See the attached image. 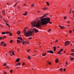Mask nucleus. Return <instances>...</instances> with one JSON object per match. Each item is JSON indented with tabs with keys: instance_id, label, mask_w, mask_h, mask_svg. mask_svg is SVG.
<instances>
[{
	"instance_id": "obj_4",
	"label": "nucleus",
	"mask_w": 74,
	"mask_h": 74,
	"mask_svg": "<svg viewBox=\"0 0 74 74\" xmlns=\"http://www.w3.org/2000/svg\"><path fill=\"white\" fill-rule=\"evenodd\" d=\"M32 32H34V33H38V30L35 28H33L32 29Z\"/></svg>"
},
{
	"instance_id": "obj_35",
	"label": "nucleus",
	"mask_w": 74,
	"mask_h": 74,
	"mask_svg": "<svg viewBox=\"0 0 74 74\" xmlns=\"http://www.w3.org/2000/svg\"><path fill=\"white\" fill-rule=\"evenodd\" d=\"M12 53L13 55H15V53L13 52H12Z\"/></svg>"
},
{
	"instance_id": "obj_19",
	"label": "nucleus",
	"mask_w": 74,
	"mask_h": 74,
	"mask_svg": "<svg viewBox=\"0 0 74 74\" xmlns=\"http://www.w3.org/2000/svg\"><path fill=\"white\" fill-rule=\"evenodd\" d=\"M28 59H31V57L29 56H28Z\"/></svg>"
},
{
	"instance_id": "obj_1",
	"label": "nucleus",
	"mask_w": 74,
	"mask_h": 74,
	"mask_svg": "<svg viewBox=\"0 0 74 74\" xmlns=\"http://www.w3.org/2000/svg\"><path fill=\"white\" fill-rule=\"evenodd\" d=\"M48 15V14L47 13L46 14H45L44 16L41 17V18H40L41 23L42 25H46V24H47L50 21V18H44V16H47Z\"/></svg>"
},
{
	"instance_id": "obj_5",
	"label": "nucleus",
	"mask_w": 74,
	"mask_h": 74,
	"mask_svg": "<svg viewBox=\"0 0 74 74\" xmlns=\"http://www.w3.org/2000/svg\"><path fill=\"white\" fill-rule=\"evenodd\" d=\"M69 44H70V41H66L65 42L64 44V45L65 46H66V45H69Z\"/></svg>"
},
{
	"instance_id": "obj_38",
	"label": "nucleus",
	"mask_w": 74,
	"mask_h": 74,
	"mask_svg": "<svg viewBox=\"0 0 74 74\" xmlns=\"http://www.w3.org/2000/svg\"><path fill=\"white\" fill-rule=\"evenodd\" d=\"M7 5H10V3H7Z\"/></svg>"
},
{
	"instance_id": "obj_63",
	"label": "nucleus",
	"mask_w": 74,
	"mask_h": 74,
	"mask_svg": "<svg viewBox=\"0 0 74 74\" xmlns=\"http://www.w3.org/2000/svg\"><path fill=\"white\" fill-rule=\"evenodd\" d=\"M67 23H70V21H68V22H67Z\"/></svg>"
},
{
	"instance_id": "obj_16",
	"label": "nucleus",
	"mask_w": 74,
	"mask_h": 74,
	"mask_svg": "<svg viewBox=\"0 0 74 74\" xmlns=\"http://www.w3.org/2000/svg\"><path fill=\"white\" fill-rule=\"evenodd\" d=\"M2 13L3 15H5V12L4 11V10H3L2 11Z\"/></svg>"
},
{
	"instance_id": "obj_58",
	"label": "nucleus",
	"mask_w": 74,
	"mask_h": 74,
	"mask_svg": "<svg viewBox=\"0 0 74 74\" xmlns=\"http://www.w3.org/2000/svg\"><path fill=\"white\" fill-rule=\"evenodd\" d=\"M5 22H7V20H5Z\"/></svg>"
},
{
	"instance_id": "obj_31",
	"label": "nucleus",
	"mask_w": 74,
	"mask_h": 74,
	"mask_svg": "<svg viewBox=\"0 0 74 74\" xmlns=\"http://www.w3.org/2000/svg\"><path fill=\"white\" fill-rule=\"evenodd\" d=\"M74 53H72L71 54V55H72L73 56L74 55Z\"/></svg>"
},
{
	"instance_id": "obj_11",
	"label": "nucleus",
	"mask_w": 74,
	"mask_h": 74,
	"mask_svg": "<svg viewBox=\"0 0 74 74\" xmlns=\"http://www.w3.org/2000/svg\"><path fill=\"white\" fill-rule=\"evenodd\" d=\"M16 62H19V58H18L16 60Z\"/></svg>"
},
{
	"instance_id": "obj_6",
	"label": "nucleus",
	"mask_w": 74,
	"mask_h": 74,
	"mask_svg": "<svg viewBox=\"0 0 74 74\" xmlns=\"http://www.w3.org/2000/svg\"><path fill=\"white\" fill-rule=\"evenodd\" d=\"M47 52H48V53H53V51L52 50L47 51Z\"/></svg>"
},
{
	"instance_id": "obj_45",
	"label": "nucleus",
	"mask_w": 74,
	"mask_h": 74,
	"mask_svg": "<svg viewBox=\"0 0 74 74\" xmlns=\"http://www.w3.org/2000/svg\"><path fill=\"white\" fill-rule=\"evenodd\" d=\"M18 9H21V7H20L19 6H18Z\"/></svg>"
},
{
	"instance_id": "obj_13",
	"label": "nucleus",
	"mask_w": 74,
	"mask_h": 74,
	"mask_svg": "<svg viewBox=\"0 0 74 74\" xmlns=\"http://www.w3.org/2000/svg\"><path fill=\"white\" fill-rule=\"evenodd\" d=\"M46 55H47V53H43L42 54V56H45Z\"/></svg>"
},
{
	"instance_id": "obj_3",
	"label": "nucleus",
	"mask_w": 74,
	"mask_h": 74,
	"mask_svg": "<svg viewBox=\"0 0 74 74\" xmlns=\"http://www.w3.org/2000/svg\"><path fill=\"white\" fill-rule=\"evenodd\" d=\"M27 28V27H26V28H25V30H23V34H25V36H28V37H29V36H30L31 35H32V32L31 31H29L28 32V33H27L26 32V29Z\"/></svg>"
},
{
	"instance_id": "obj_17",
	"label": "nucleus",
	"mask_w": 74,
	"mask_h": 74,
	"mask_svg": "<svg viewBox=\"0 0 74 74\" xmlns=\"http://www.w3.org/2000/svg\"><path fill=\"white\" fill-rule=\"evenodd\" d=\"M53 48L54 49L53 50V51H56V47H53Z\"/></svg>"
},
{
	"instance_id": "obj_47",
	"label": "nucleus",
	"mask_w": 74,
	"mask_h": 74,
	"mask_svg": "<svg viewBox=\"0 0 74 74\" xmlns=\"http://www.w3.org/2000/svg\"><path fill=\"white\" fill-rule=\"evenodd\" d=\"M9 35H10V36H12V34L11 33H10L9 34Z\"/></svg>"
},
{
	"instance_id": "obj_54",
	"label": "nucleus",
	"mask_w": 74,
	"mask_h": 74,
	"mask_svg": "<svg viewBox=\"0 0 74 74\" xmlns=\"http://www.w3.org/2000/svg\"><path fill=\"white\" fill-rule=\"evenodd\" d=\"M66 64H68V62H66Z\"/></svg>"
},
{
	"instance_id": "obj_44",
	"label": "nucleus",
	"mask_w": 74,
	"mask_h": 74,
	"mask_svg": "<svg viewBox=\"0 0 74 74\" xmlns=\"http://www.w3.org/2000/svg\"><path fill=\"white\" fill-rule=\"evenodd\" d=\"M6 68L7 69H8L9 68V67L8 66H6Z\"/></svg>"
},
{
	"instance_id": "obj_64",
	"label": "nucleus",
	"mask_w": 74,
	"mask_h": 74,
	"mask_svg": "<svg viewBox=\"0 0 74 74\" xmlns=\"http://www.w3.org/2000/svg\"><path fill=\"white\" fill-rule=\"evenodd\" d=\"M22 65H25V64H24V63H23L22 64Z\"/></svg>"
},
{
	"instance_id": "obj_52",
	"label": "nucleus",
	"mask_w": 74,
	"mask_h": 74,
	"mask_svg": "<svg viewBox=\"0 0 74 74\" xmlns=\"http://www.w3.org/2000/svg\"><path fill=\"white\" fill-rule=\"evenodd\" d=\"M66 69H64V71H66Z\"/></svg>"
},
{
	"instance_id": "obj_8",
	"label": "nucleus",
	"mask_w": 74,
	"mask_h": 74,
	"mask_svg": "<svg viewBox=\"0 0 74 74\" xmlns=\"http://www.w3.org/2000/svg\"><path fill=\"white\" fill-rule=\"evenodd\" d=\"M18 39H19V40H21V41H22V40H23V39H22V38L21 37H18L17 38Z\"/></svg>"
},
{
	"instance_id": "obj_42",
	"label": "nucleus",
	"mask_w": 74,
	"mask_h": 74,
	"mask_svg": "<svg viewBox=\"0 0 74 74\" xmlns=\"http://www.w3.org/2000/svg\"><path fill=\"white\" fill-rule=\"evenodd\" d=\"M30 51V50L29 49L27 50V51L28 52H29V51Z\"/></svg>"
},
{
	"instance_id": "obj_29",
	"label": "nucleus",
	"mask_w": 74,
	"mask_h": 74,
	"mask_svg": "<svg viewBox=\"0 0 74 74\" xmlns=\"http://www.w3.org/2000/svg\"><path fill=\"white\" fill-rule=\"evenodd\" d=\"M6 34H9V33H10V32H6Z\"/></svg>"
},
{
	"instance_id": "obj_21",
	"label": "nucleus",
	"mask_w": 74,
	"mask_h": 74,
	"mask_svg": "<svg viewBox=\"0 0 74 74\" xmlns=\"http://www.w3.org/2000/svg\"><path fill=\"white\" fill-rule=\"evenodd\" d=\"M61 52L60 51H59L58 52V54H61V52Z\"/></svg>"
},
{
	"instance_id": "obj_61",
	"label": "nucleus",
	"mask_w": 74,
	"mask_h": 74,
	"mask_svg": "<svg viewBox=\"0 0 74 74\" xmlns=\"http://www.w3.org/2000/svg\"><path fill=\"white\" fill-rule=\"evenodd\" d=\"M18 2H17L16 4L17 5V4H18Z\"/></svg>"
},
{
	"instance_id": "obj_14",
	"label": "nucleus",
	"mask_w": 74,
	"mask_h": 74,
	"mask_svg": "<svg viewBox=\"0 0 74 74\" xmlns=\"http://www.w3.org/2000/svg\"><path fill=\"white\" fill-rule=\"evenodd\" d=\"M47 64H49V65H51V62H49V61H47Z\"/></svg>"
},
{
	"instance_id": "obj_46",
	"label": "nucleus",
	"mask_w": 74,
	"mask_h": 74,
	"mask_svg": "<svg viewBox=\"0 0 74 74\" xmlns=\"http://www.w3.org/2000/svg\"><path fill=\"white\" fill-rule=\"evenodd\" d=\"M58 40H56L55 41L56 42H58Z\"/></svg>"
},
{
	"instance_id": "obj_32",
	"label": "nucleus",
	"mask_w": 74,
	"mask_h": 74,
	"mask_svg": "<svg viewBox=\"0 0 74 74\" xmlns=\"http://www.w3.org/2000/svg\"><path fill=\"white\" fill-rule=\"evenodd\" d=\"M17 65H21V63H20V62H19L17 64Z\"/></svg>"
},
{
	"instance_id": "obj_62",
	"label": "nucleus",
	"mask_w": 74,
	"mask_h": 74,
	"mask_svg": "<svg viewBox=\"0 0 74 74\" xmlns=\"http://www.w3.org/2000/svg\"><path fill=\"white\" fill-rule=\"evenodd\" d=\"M27 12H25V14H27Z\"/></svg>"
},
{
	"instance_id": "obj_57",
	"label": "nucleus",
	"mask_w": 74,
	"mask_h": 74,
	"mask_svg": "<svg viewBox=\"0 0 74 74\" xmlns=\"http://www.w3.org/2000/svg\"><path fill=\"white\" fill-rule=\"evenodd\" d=\"M26 44H29V42H28V41H26Z\"/></svg>"
},
{
	"instance_id": "obj_34",
	"label": "nucleus",
	"mask_w": 74,
	"mask_h": 74,
	"mask_svg": "<svg viewBox=\"0 0 74 74\" xmlns=\"http://www.w3.org/2000/svg\"><path fill=\"white\" fill-rule=\"evenodd\" d=\"M71 51H72L73 52H74V49H71Z\"/></svg>"
},
{
	"instance_id": "obj_24",
	"label": "nucleus",
	"mask_w": 74,
	"mask_h": 74,
	"mask_svg": "<svg viewBox=\"0 0 74 74\" xmlns=\"http://www.w3.org/2000/svg\"><path fill=\"white\" fill-rule=\"evenodd\" d=\"M69 33L71 34L72 33V31L71 30H70L69 31Z\"/></svg>"
},
{
	"instance_id": "obj_12",
	"label": "nucleus",
	"mask_w": 74,
	"mask_h": 74,
	"mask_svg": "<svg viewBox=\"0 0 74 74\" xmlns=\"http://www.w3.org/2000/svg\"><path fill=\"white\" fill-rule=\"evenodd\" d=\"M17 41L18 43H20V42H21V40H17Z\"/></svg>"
},
{
	"instance_id": "obj_18",
	"label": "nucleus",
	"mask_w": 74,
	"mask_h": 74,
	"mask_svg": "<svg viewBox=\"0 0 74 74\" xmlns=\"http://www.w3.org/2000/svg\"><path fill=\"white\" fill-rule=\"evenodd\" d=\"M31 6L32 7H34V4H32L31 5Z\"/></svg>"
},
{
	"instance_id": "obj_20",
	"label": "nucleus",
	"mask_w": 74,
	"mask_h": 74,
	"mask_svg": "<svg viewBox=\"0 0 74 74\" xmlns=\"http://www.w3.org/2000/svg\"><path fill=\"white\" fill-rule=\"evenodd\" d=\"M74 58H70V60H74Z\"/></svg>"
},
{
	"instance_id": "obj_33",
	"label": "nucleus",
	"mask_w": 74,
	"mask_h": 74,
	"mask_svg": "<svg viewBox=\"0 0 74 74\" xmlns=\"http://www.w3.org/2000/svg\"><path fill=\"white\" fill-rule=\"evenodd\" d=\"M64 19H67V17L66 16H65L64 17Z\"/></svg>"
},
{
	"instance_id": "obj_53",
	"label": "nucleus",
	"mask_w": 74,
	"mask_h": 74,
	"mask_svg": "<svg viewBox=\"0 0 74 74\" xmlns=\"http://www.w3.org/2000/svg\"><path fill=\"white\" fill-rule=\"evenodd\" d=\"M1 39H2V38H1V37H0V40H1Z\"/></svg>"
},
{
	"instance_id": "obj_40",
	"label": "nucleus",
	"mask_w": 74,
	"mask_h": 74,
	"mask_svg": "<svg viewBox=\"0 0 74 74\" xmlns=\"http://www.w3.org/2000/svg\"><path fill=\"white\" fill-rule=\"evenodd\" d=\"M10 72L11 73H12V70H11L10 71Z\"/></svg>"
},
{
	"instance_id": "obj_48",
	"label": "nucleus",
	"mask_w": 74,
	"mask_h": 74,
	"mask_svg": "<svg viewBox=\"0 0 74 74\" xmlns=\"http://www.w3.org/2000/svg\"><path fill=\"white\" fill-rule=\"evenodd\" d=\"M6 38V37H5V36H3V38Z\"/></svg>"
},
{
	"instance_id": "obj_39",
	"label": "nucleus",
	"mask_w": 74,
	"mask_h": 74,
	"mask_svg": "<svg viewBox=\"0 0 74 74\" xmlns=\"http://www.w3.org/2000/svg\"><path fill=\"white\" fill-rule=\"evenodd\" d=\"M47 4V5H49V3L48 2H46Z\"/></svg>"
},
{
	"instance_id": "obj_15",
	"label": "nucleus",
	"mask_w": 74,
	"mask_h": 74,
	"mask_svg": "<svg viewBox=\"0 0 74 74\" xmlns=\"http://www.w3.org/2000/svg\"><path fill=\"white\" fill-rule=\"evenodd\" d=\"M59 62V60H58L57 59H56V63H57Z\"/></svg>"
},
{
	"instance_id": "obj_28",
	"label": "nucleus",
	"mask_w": 74,
	"mask_h": 74,
	"mask_svg": "<svg viewBox=\"0 0 74 74\" xmlns=\"http://www.w3.org/2000/svg\"><path fill=\"white\" fill-rule=\"evenodd\" d=\"M60 71H63V68H61L60 69Z\"/></svg>"
},
{
	"instance_id": "obj_59",
	"label": "nucleus",
	"mask_w": 74,
	"mask_h": 74,
	"mask_svg": "<svg viewBox=\"0 0 74 74\" xmlns=\"http://www.w3.org/2000/svg\"><path fill=\"white\" fill-rule=\"evenodd\" d=\"M10 55L11 56H12V55L11 53H10Z\"/></svg>"
},
{
	"instance_id": "obj_50",
	"label": "nucleus",
	"mask_w": 74,
	"mask_h": 74,
	"mask_svg": "<svg viewBox=\"0 0 74 74\" xmlns=\"http://www.w3.org/2000/svg\"><path fill=\"white\" fill-rule=\"evenodd\" d=\"M51 31V29H49V32H50V31Z\"/></svg>"
},
{
	"instance_id": "obj_10",
	"label": "nucleus",
	"mask_w": 74,
	"mask_h": 74,
	"mask_svg": "<svg viewBox=\"0 0 74 74\" xmlns=\"http://www.w3.org/2000/svg\"><path fill=\"white\" fill-rule=\"evenodd\" d=\"M4 43H5V42H2L1 43V45L3 46V45Z\"/></svg>"
},
{
	"instance_id": "obj_27",
	"label": "nucleus",
	"mask_w": 74,
	"mask_h": 74,
	"mask_svg": "<svg viewBox=\"0 0 74 74\" xmlns=\"http://www.w3.org/2000/svg\"><path fill=\"white\" fill-rule=\"evenodd\" d=\"M63 49H61L60 50V52H62V51H63Z\"/></svg>"
},
{
	"instance_id": "obj_55",
	"label": "nucleus",
	"mask_w": 74,
	"mask_h": 74,
	"mask_svg": "<svg viewBox=\"0 0 74 74\" xmlns=\"http://www.w3.org/2000/svg\"><path fill=\"white\" fill-rule=\"evenodd\" d=\"M72 13H73V14H74V11H72Z\"/></svg>"
},
{
	"instance_id": "obj_22",
	"label": "nucleus",
	"mask_w": 74,
	"mask_h": 74,
	"mask_svg": "<svg viewBox=\"0 0 74 74\" xmlns=\"http://www.w3.org/2000/svg\"><path fill=\"white\" fill-rule=\"evenodd\" d=\"M6 25H7V26H8V27H10V26L9 25V24H8L7 23H6Z\"/></svg>"
},
{
	"instance_id": "obj_2",
	"label": "nucleus",
	"mask_w": 74,
	"mask_h": 74,
	"mask_svg": "<svg viewBox=\"0 0 74 74\" xmlns=\"http://www.w3.org/2000/svg\"><path fill=\"white\" fill-rule=\"evenodd\" d=\"M31 24L33 27H39L41 26V23L40 21L38 22L37 21H33Z\"/></svg>"
},
{
	"instance_id": "obj_41",
	"label": "nucleus",
	"mask_w": 74,
	"mask_h": 74,
	"mask_svg": "<svg viewBox=\"0 0 74 74\" xmlns=\"http://www.w3.org/2000/svg\"><path fill=\"white\" fill-rule=\"evenodd\" d=\"M7 44H5L3 45V47H5V45H6Z\"/></svg>"
},
{
	"instance_id": "obj_26",
	"label": "nucleus",
	"mask_w": 74,
	"mask_h": 74,
	"mask_svg": "<svg viewBox=\"0 0 74 74\" xmlns=\"http://www.w3.org/2000/svg\"><path fill=\"white\" fill-rule=\"evenodd\" d=\"M23 15H24L25 16H26V15H27V14L24 13L23 14Z\"/></svg>"
},
{
	"instance_id": "obj_25",
	"label": "nucleus",
	"mask_w": 74,
	"mask_h": 74,
	"mask_svg": "<svg viewBox=\"0 0 74 74\" xmlns=\"http://www.w3.org/2000/svg\"><path fill=\"white\" fill-rule=\"evenodd\" d=\"M1 34H5V32H2L1 33Z\"/></svg>"
},
{
	"instance_id": "obj_23",
	"label": "nucleus",
	"mask_w": 74,
	"mask_h": 74,
	"mask_svg": "<svg viewBox=\"0 0 74 74\" xmlns=\"http://www.w3.org/2000/svg\"><path fill=\"white\" fill-rule=\"evenodd\" d=\"M7 65V64H5V63H4V64L3 65V66H6Z\"/></svg>"
},
{
	"instance_id": "obj_9",
	"label": "nucleus",
	"mask_w": 74,
	"mask_h": 74,
	"mask_svg": "<svg viewBox=\"0 0 74 74\" xmlns=\"http://www.w3.org/2000/svg\"><path fill=\"white\" fill-rule=\"evenodd\" d=\"M17 33L18 35H20L21 34V31H18L17 32Z\"/></svg>"
},
{
	"instance_id": "obj_36",
	"label": "nucleus",
	"mask_w": 74,
	"mask_h": 74,
	"mask_svg": "<svg viewBox=\"0 0 74 74\" xmlns=\"http://www.w3.org/2000/svg\"><path fill=\"white\" fill-rule=\"evenodd\" d=\"M46 8H45V7H44V8H43V10H46Z\"/></svg>"
},
{
	"instance_id": "obj_37",
	"label": "nucleus",
	"mask_w": 74,
	"mask_h": 74,
	"mask_svg": "<svg viewBox=\"0 0 74 74\" xmlns=\"http://www.w3.org/2000/svg\"><path fill=\"white\" fill-rule=\"evenodd\" d=\"M16 5H17L16 3L13 6L14 7H16Z\"/></svg>"
},
{
	"instance_id": "obj_30",
	"label": "nucleus",
	"mask_w": 74,
	"mask_h": 74,
	"mask_svg": "<svg viewBox=\"0 0 74 74\" xmlns=\"http://www.w3.org/2000/svg\"><path fill=\"white\" fill-rule=\"evenodd\" d=\"M13 42V40H11L10 41V43H12V42Z\"/></svg>"
},
{
	"instance_id": "obj_43",
	"label": "nucleus",
	"mask_w": 74,
	"mask_h": 74,
	"mask_svg": "<svg viewBox=\"0 0 74 74\" xmlns=\"http://www.w3.org/2000/svg\"><path fill=\"white\" fill-rule=\"evenodd\" d=\"M71 9L70 10V11L69 12V13H71Z\"/></svg>"
},
{
	"instance_id": "obj_49",
	"label": "nucleus",
	"mask_w": 74,
	"mask_h": 74,
	"mask_svg": "<svg viewBox=\"0 0 74 74\" xmlns=\"http://www.w3.org/2000/svg\"><path fill=\"white\" fill-rule=\"evenodd\" d=\"M62 29H64L65 28L64 27V26H62Z\"/></svg>"
},
{
	"instance_id": "obj_7",
	"label": "nucleus",
	"mask_w": 74,
	"mask_h": 74,
	"mask_svg": "<svg viewBox=\"0 0 74 74\" xmlns=\"http://www.w3.org/2000/svg\"><path fill=\"white\" fill-rule=\"evenodd\" d=\"M21 42L23 43V45H24L25 43H26L27 42L24 41L23 40H22V41H21Z\"/></svg>"
},
{
	"instance_id": "obj_51",
	"label": "nucleus",
	"mask_w": 74,
	"mask_h": 74,
	"mask_svg": "<svg viewBox=\"0 0 74 74\" xmlns=\"http://www.w3.org/2000/svg\"><path fill=\"white\" fill-rule=\"evenodd\" d=\"M4 74H7V72H4Z\"/></svg>"
},
{
	"instance_id": "obj_56",
	"label": "nucleus",
	"mask_w": 74,
	"mask_h": 74,
	"mask_svg": "<svg viewBox=\"0 0 74 74\" xmlns=\"http://www.w3.org/2000/svg\"><path fill=\"white\" fill-rule=\"evenodd\" d=\"M28 39H30V40H31V39H32V38H31V37L29 38H28Z\"/></svg>"
},
{
	"instance_id": "obj_60",
	"label": "nucleus",
	"mask_w": 74,
	"mask_h": 74,
	"mask_svg": "<svg viewBox=\"0 0 74 74\" xmlns=\"http://www.w3.org/2000/svg\"><path fill=\"white\" fill-rule=\"evenodd\" d=\"M9 52H10V53H11V52H12V51H9Z\"/></svg>"
}]
</instances>
